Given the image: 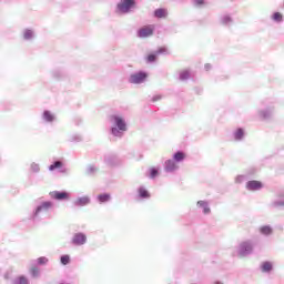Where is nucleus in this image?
Here are the masks:
<instances>
[{"mask_svg": "<svg viewBox=\"0 0 284 284\" xmlns=\"http://www.w3.org/2000/svg\"><path fill=\"white\" fill-rule=\"evenodd\" d=\"M98 200L100 201V203H108V201H110V194L108 193L100 194L98 196Z\"/></svg>", "mask_w": 284, "mask_h": 284, "instance_id": "f3484780", "label": "nucleus"}, {"mask_svg": "<svg viewBox=\"0 0 284 284\" xmlns=\"http://www.w3.org/2000/svg\"><path fill=\"white\" fill-rule=\"evenodd\" d=\"M148 79V73L145 72H139L135 74H132L130 78V83H143Z\"/></svg>", "mask_w": 284, "mask_h": 284, "instance_id": "39448f33", "label": "nucleus"}, {"mask_svg": "<svg viewBox=\"0 0 284 284\" xmlns=\"http://www.w3.org/2000/svg\"><path fill=\"white\" fill-rule=\"evenodd\" d=\"M61 168H63V162L57 161V162H54L53 164H51V165L49 166V170L52 172V171L59 170V169H61Z\"/></svg>", "mask_w": 284, "mask_h": 284, "instance_id": "2eb2a0df", "label": "nucleus"}, {"mask_svg": "<svg viewBox=\"0 0 284 284\" xmlns=\"http://www.w3.org/2000/svg\"><path fill=\"white\" fill-rule=\"evenodd\" d=\"M50 207H52V202H43L40 206L37 207L36 215L40 212H48Z\"/></svg>", "mask_w": 284, "mask_h": 284, "instance_id": "6e6552de", "label": "nucleus"}, {"mask_svg": "<svg viewBox=\"0 0 284 284\" xmlns=\"http://www.w3.org/2000/svg\"><path fill=\"white\" fill-rule=\"evenodd\" d=\"M176 163L174 162V160H168L165 162V170L166 172H174V170H176Z\"/></svg>", "mask_w": 284, "mask_h": 284, "instance_id": "1a4fd4ad", "label": "nucleus"}, {"mask_svg": "<svg viewBox=\"0 0 284 284\" xmlns=\"http://www.w3.org/2000/svg\"><path fill=\"white\" fill-rule=\"evenodd\" d=\"M215 284H221V283L216 282Z\"/></svg>", "mask_w": 284, "mask_h": 284, "instance_id": "f704fd0d", "label": "nucleus"}, {"mask_svg": "<svg viewBox=\"0 0 284 284\" xmlns=\"http://www.w3.org/2000/svg\"><path fill=\"white\" fill-rule=\"evenodd\" d=\"M262 271H263V272H272V263H270V262H264V263L262 264Z\"/></svg>", "mask_w": 284, "mask_h": 284, "instance_id": "412c9836", "label": "nucleus"}, {"mask_svg": "<svg viewBox=\"0 0 284 284\" xmlns=\"http://www.w3.org/2000/svg\"><path fill=\"white\" fill-rule=\"evenodd\" d=\"M30 273L34 278H37V276H39V267L32 266Z\"/></svg>", "mask_w": 284, "mask_h": 284, "instance_id": "b1692460", "label": "nucleus"}, {"mask_svg": "<svg viewBox=\"0 0 284 284\" xmlns=\"http://www.w3.org/2000/svg\"><path fill=\"white\" fill-rule=\"evenodd\" d=\"M32 37V30H26L23 33L24 39H30Z\"/></svg>", "mask_w": 284, "mask_h": 284, "instance_id": "cd10ccee", "label": "nucleus"}, {"mask_svg": "<svg viewBox=\"0 0 284 284\" xmlns=\"http://www.w3.org/2000/svg\"><path fill=\"white\" fill-rule=\"evenodd\" d=\"M260 232L264 235V236H270V234H272V226L270 225H265V226H261L260 227Z\"/></svg>", "mask_w": 284, "mask_h": 284, "instance_id": "9b49d317", "label": "nucleus"}, {"mask_svg": "<svg viewBox=\"0 0 284 284\" xmlns=\"http://www.w3.org/2000/svg\"><path fill=\"white\" fill-rule=\"evenodd\" d=\"M173 159L174 161H176L178 163H181V161L185 160V153L184 152H176L174 155H173Z\"/></svg>", "mask_w": 284, "mask_h": 284, "instance_id": "f8f14e48", "label": "nucleus"}, {"mask_svg": "<svg viewBox=\"0 0 284 284\" xmlns=\"http://www.w3.org/2000/svg\"><path fill=\"white\" fill-rule=\"evenodd\" d=\"M45 263H48V258L47 257H39L38 258V265H45Z\"/></svg>", "mask_w": 284, "mask_h": 284, "instance_id": "bb28decb", "label": "nucleus"}, {"mask_svg": "<svg viewBox=\"0 0 284 284\" xmlns=\"http://www.w3.org/2000/svg\"><path fill=\"white\" fill-rule=\"evenodd\" d=\"M164 52H168V49L165 47H161L158 51L156 54H163Z\"/></svg>", "mask_w": 284, "mask_h": 284, "instance_id": "c756f323", "label": "nucleus"}, {"mask_svg": "<svg viewBox=\"0 0 284 284\" xmlns=\"http://www.w3.org/2000/svg\"><path fill=\"white\" fill-rule=\"evenodd\" d=\"M273 19H274L275 21H277V22H281V21H283V14H282L281 12H275V13L273 14Z\"/></svg>", "mask_w": 284, "mask_h": 284, "instance_id": "393cba45", "label": "nucleus"}, {"mask_svg": "<svg viewBox=\"0 0 284 284\" xmlns=\"http://www.w3.org/2000/svg\"><path fill=\"white\" fill-rule=\"evenodd\" d=\"M180 79H181V81H185V80L190 79V71L189 70H182L180 72Z\"/></svg>", "mask_w": 284, "mask_h": 284, "instance_id": "a211bd4d", "label": "nucleus"}, {"mask_svg": "<svg viewBox=\"0 0 284 284\" xmlns=\"http://www.w3.org/2000/svg\"><path fill=\"white\" fill-rule=\"evenodd\" d=\"M14 284H28V278L26 276H19Z\"/></svg>", "mask_w": 284, "mask_h": 284, "instance_id": "4be33fe9", "label": "nucleus"}, {"mask_svg": "<svg viewBox=\"0 0 284 284\" xmlns=\"http://www.w3.org/2000/svg\"><path fill=\"white\" fill-rule=\"evenodd\" d=\"M111 132H112V134H114V136H116V134H119V130H116V128H112Z\"/></svg>", "mask_w": 284, "mask_h": 284, "instance_id": "2f4dec72", "label": "nucleus"}, {"mask_svg": "<svg viewBox=\"0 0 284 284\" xmlns=\"http://www.w3.org/2000/svg\"><path fill=\"white\" fill-rule=\"evenodd\" d=\"M130 8H134V0H123L118 4L120 12H130Z\"/></svg>", "mask_w": 284, "mask_h": 284, "instance_id": "f03ea898", "label": "nucleus"}, {"mask_svg": "<svg viewBox=\"0 0 284 284\" xmlns=\"http://www.w3.org/2000/svg\"><path fill=\"white\" fill-rule=\"evenodd\" d=\"M139 195L141 199H150V192H148V190L144 187L139 189Z\"/></svg>", "mask_w": 284, "mask_h": 284, "instance_id": "dca6fc26", "label": "nucleus"}, {"mask_svg": "<svg viewBox=\"0 0 284 284\" xmlns=\"http://www.w3.org/2000/svg\"><path fill=\"white\" fill-rule=\"evenodd\" d=\"M50 196L55 201H68V199H70V193L53 191V192H50Z\"/></svg>", "mask_w": 284, "mask_h": 284, "instance_id": "7ed1b4c3", "label": "nucleus"}, {"mask_svg": "<svg viewBox=\"0 0 284 284\" xmlns=\"http://www.w3.org/2000/svg\"><path fill=\"white\" fill-rule=\"evenodd\" d=\"M60 261L62 265H68L70 263V255H62Z\"/></svg>", "mask_w": 284, "mask_h": 284, "instance_id": "5701e85b", "label": "nucleus"}, {"mask_svg": "<svg viewBox=\"0 0 284 284\" xmlns=\"http://www.w3.org/2000/svg\"><path fill=\"white\" fill-rule=\"evenodd\" d=\"M204 214H210V207L207 205L204 206Z\"/></svg>", "mask_w": 284, "mask_h": 284, "instance_id": "72a5a7b5", "label": "nucleus"}, {"mask_svg": "<svg viewBox=\"0 0 284 284\" xmlns=\"http://www.w3.org/2000/svg\"><path fill=\"white\" fill-rule=\"evenodd\" d=\"M154 17H156V19H165V17H168V10L166 9H156L154 11Z\"/></svg>", "mask_w": 284, "mask_h": 284, "instance_id": "9d476101", "label": "nucleus"}, {"mask_svg": "<svg viewBox=\"0 0 284 284\" xmlns=\"http://www.w3.org/2000/svg\"><path fill=\"white\" fill-rule=\"evenodd\" d=\"M88 241V237L83 233H77L73 236L72 243L74 245H84V243Z\"/></svg>", "mask_w": 284, "mask_h": 284, "instance_id": "423d86ee", "label": "nucleus"}, {"mask_svg": "<svg viewBox=\"0 0 284 284\" xmlns=\"http://www.w3.org/2000/svg\"><path fill=\"white\" fill-rule=\"evenodd\" d=\"M245 132L243 131V129H237L234 136L236 141H241V139H243Z\"/></svg>", "mask_w": 284, "mask_h": 284, "instance_id": "6ab92c4d", "label": "nucleus"}, {"mask_svg": "<svg viewBox=\"0 0 284 284\" xmlns=\"http://www.w3.org/2000/svg\"><path fill=\"white\" fill-rule=\"evenodd\" d=\"M43 119L44 121H48L49 123H51V121H54V115L50 111H44Z\"/></svg>", "mask_w": 284, "mask_h": 284, "instance_id": "4468645a", "label": "nucleus"}, {"mask_svg": "<svg viewBox=\"0 0 284 284\" xmlns=\"http://www.w3.org/2000/svg\"><path fill=\"white\" fill-rule=\"evenodd\" d=\"M243 252H252V244L250 242H244L241 244Z\"/></svg>", "mask_w": 284, "mask_h": 284, "instance_id": "aec40b11", "label": "nucleus"}, {"mask_svg": "<svg viewBox=\"0 0 284 284\" xmlns=\"http://www.w3.org/2000/svg\"><path fill=\"white\" fill-rule=\"evenodd\" d=\"M152 34H154V26H145L138 31L140 39H146V37H152Z\"/></svg>", "mask_w": 284, "mask_h": 284, "instance_id": "f257e3e1", "label": "nucleus"}, {"mask_svg": "<svg viewBox=\"0 0 284 284\" xmlns=\"http://www.w3.org/2000/svg\"><path fill=\"white\" fill-rule=\"evenodd\" d=\"M263 187V183L261 181H248L246 184V189L251 190V192H255L256 190H261Z\"/></svg>", "mask_w": 284, "mask_h": 284, "instance_id": "0eeeda50", "label": "nucleus"}, {"mask_svg": "<svg viewBox=\"0 0 284 284\" xmlns=\"http://www.w3.org/2000/svg\"><path fill=\"white\" fill-rule=\"evenodd\" d=\"M88 203H90V197L88 196L80 197L75 201V205H80V206L88 205Z\"/></svg>", "mask_w": 284, "mask_h": 284, "instance_id": "ddd939ff", "label": "nucleus"}, {"mask_svg": "<svg viewBox=\"0 0 284 284\" xmlns=\"http://www.w3.org/2000/svg\"><path fill=\"white\" fill-rule=\"evenodd\" d=\"M204 1L203 0H195L196 6H203Z\"/></svg>", "mask_w": 284, "mask_h": 284, "instance_id": "473e14b6", "label": "nucleus"}, {"mask_svg": "<svg viewBox=\"0 0 284 284\" xmlns=\"http://www.w3.org/2000/svg\"><path fill=\"white\" fill-rule=\"evenodd\" d=\"M156 176H159V170L151 169V179H155Z\"/></svg>", "mask_w": 284, "mask_h": 284, "instance_id": "c85d7f7f", "label": "nucleus"}, {"mask_svg": "<svg viewBox=\"0 0 284 284\" xmlns=\"http://www.w3.org/2000/svg\"><path fill=\"white\" fill-rule=\"evenodd\" d=\"M197 205H200V207H204L207 203L205 201H199Z\"/></svg>", "mask_w": 284, "mask_h": 284, "instance_id": "7c9ffc66", "label": "nucleus"}, {"mask_svg": "<svg viewBox=\"0 0 284 284\" xmlns=\"http://www.w3.org/2000/svg\"><path fill=\"white\" fill-rule=\"evenodd\" d=\"M146 61L148 63H154V61H156V54L151 53L146 57Z\"/></svg>", "mask_w": 284, "mask_h": 284, "instance_id": "a878e982", "label": "nucleus"}, {"mask_svg": "<svg viewBox=\"0 0 284 284\" xmlns=\"http://www.w3.org/2000/svg\"><path fill=\"white\" fill-rule=\"evenodd\" d=\"M111 120L114 121L116 128L122 132H125V130H128V126L125 125V120H123V118L119 115H112Z\"/></svg>", "mask_w": 284, "mask_h": 284, "instance_id": "20e7f679", "label": "nucleus"}]
</instances>
